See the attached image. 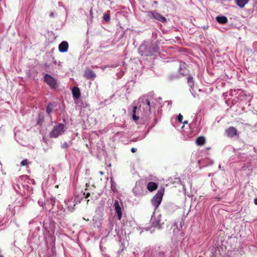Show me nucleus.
Masks as SVG:
<instances>
[{"instance_id":"15","label":"nucleus","mask_w":257,"mask_h":257,"mask_svg":"<svg viewBox=\"0 0 257 257\" xmlns=\"http://www.w3.org/2000/svg\"><path fill=\"white\" fill-rule=\"evenodd\" d=\"M73 96L75 98H79L80 96V92L78 87H74L72 90Z\"/></svg>"},{"instance_id":"25","label":"nucleus","mask_w":257,"mask_h":257,"mask_svg":"<svg viewBox=\"0 0 257 257\" xmlns=\"http://www.w3.org/2000/svg\"><path fill=\"white\" fill-rule=\"evenodd\" d=\"M136 151H137V149L134 148H132L131 149V152H132V153H136Z\"/></svg>"},{"instance_id":"16","label":"nucleus","mask_w":257,"mask_h":257,"mask_svg":"<svg viewBox=\"0 0 257 257\" xmlns=\"http://www.w3.org/2000/svg\"><path fill=\"white\" fill-rule=\"evenodd\" d=\"M249 0H236L237 5L240 8H243Z\"/></svg>"},{"instance_id":"26","label":"nucleus","mask_w":257,"mask_h":257,"mask_svg":"<svg viewBox=\"0 0 257 257\" xmlns=\"http://www.w3.org/2000/svg\"><path fill=\"white\" fill-rule=\"evenodd\" d=\"M90 194L89 193H87L85 195V198H87L90 196Z\"/></svg>"},{"instance_id":"21","label":"nucleus","mask_w":257,"mask_h":257,"mask_svg":"<svg viewBox=\"0 0 257 257\" xmlns=\"http://www.w3.org/2000/svg\"><path fill=\"white\" fill-rule=\"evenodd\" d=\"M103 18V20L106 22H108L110 20V16L107 14H104Z\"/></svg>"},{"instance_id":"8","label":"nucleus","mask_w":257,"mask_h":257,"mask_svg":"<svg viewBox=\"0 0 257 257\" xmlns=\"http://www.w3.org/2000/svg\"><path fill=\"white\" fill-rule=\"evenodd\" d=\"M172 107V103L169 101H165L158 111H170Z\"/></svg>"},{"instance_id":"9","label":"nucleus","mask_w":257,"mask_h":257,"mask_svg":"<svg viewBox=\"0 0 257 257\" xmlns=\"http://www.w3.org/2000/svg\"><path fill=\"white\" fill-rule=\"evenodd\" d=\"M68 48V43L66 41H63L59 45V51L60 52H66Z\"/></svg>"},{"instance_id":"22","label":"nucleus","mask_w":257,"mask_h":257,"mask_svg":"<svg viewBox=\"0 0 257 257\" xmlns=\"http://www.w3.org/2000/svg\"><path fill=\"white\" fill-rule=\"evenodd\" d=\"M29 164V162L27 159L23 160L21 163V165L22 166H27Z\"/></svg>"},{"instance_id":"17","label":"nucleus","mask_w":257,"mask_h":257,"mask_svg":"<svg viewBox=\"0 0 257 257\" xmlns=\"http://www.w3.org/2000/svg\"><path fill=\"white\" fill-rule=\"evenodd\" d=\"M44 119L45 116L43 115V113H39L37 120V124L40 126H42L43 122L44 121Z\"/></svg>"},{"instance_id":"11","label":"nucleus","mask_w":257,"mask_h":257,"mask_svg":"<svg viewBox=\"0 0 257 257\" xmlns=\"http://www.w3.org/2000/svg\"><path fill=\"white\" fill-rule=\"evenodd\" d=\"M206 142L205 138L204 136H199L196 139L195 143L199 146H202L205 144Z\"/></svg>"},{"instance_id":"3","label":"nucleus","mask_w":257,"mask_h":257,"mask_svg":"<svg viewBox=\"0 0 257 257\" xmlns=\"http://www.w3.org/2000/svg\"><path fill=\"white\" fill-rule=\"evenodd\" d=\"M165 192L164 188L159 189L152 200V203L155 208L158 207L161 203Z\"/></svg>"},{"instance_id":"29","label":"nucleus","mask_w":257,"mask_h":257,"mask_svg":"<svg viewBox=\"0 0 257 257\" xmlns=\"http://www.w3.org/2000/svg\"><path fill=\"white\" fill-rule=\"evenodd\" d=\"M54 16V13H51L50 14V16L52 17V16Z\"/></svg>"},{"instance_id":"24","label":"nucleus","mask_w":257,"mask_h":257,"mask_svg":"<svg viewBox=\"0 0 257 257\" xmlns=\"http://www.w3.org/2000/svg\"><path fill=\"white\" fill-rule=\"evenodd\" d=\"M139 117L137 116L136 113H133V119L136 121L137 120H138L139 119Z\"/></svg>"},{"instance_id":"1","label":"nucleus","mask_w":257,"mask_h":257,"mask_svg":"<svg viewBox=\"0 0 257 257\" xmlns=\"http://www.w3.org/2000/svg\"><path fill=\"white\" fill-rule=\"evenodd\" d=\"M133 112H155L159 111L160 103L155 99H149L146 96H142L132 104Z\"/></svg>"},{"instance_id":"6","label":"nucleus","mask_w":257,"mask_h":257,"mask_svg":"<svg viewBox=\"0 0 257 257\" xmlns=\"http://www.w3.org/2000/svg\"><path fill=\"white\" fill-rule=\"evenodd\" d=\"M113 205L115 211L117 213L118 219L120 220L122 216L121 207L120 206L117 200H115Z\"/></svg>"},{"instance_id":"19","label":"nucleus","mask_w":257,"mask_h":257,"mask_svg":"<svg viewBox=\"0 0 257 257\" xmlns=\"http://www.w3.org/2000/svg\"><path fill=\"white\" fill-rule=\"evenodd\" d=\"M177 120L179 122L181 123H183L184 124H187L188 123V121L185 120L184 121H182L183 120V116L181 114V113H179V115L177 117Z\"/></svg>"},{"instance_id":"14","label":"nucleus","mask_w":257,"mask_h":257,"mask_svg":"<svg viewBox=\"0 0 257 257\" xmlns=\"http://www.w3.org/2000/svg\"><path fill=\"white\" fill-rule=\"evenodd\" d=\"M157 188V184L153 182H149L147 185V189L150 192H152L156 190Z\"/></svg>"},{"instance_id":"4","label":"nucleus","mask_w":257,"mask_h":257,"mask_svg":"<svg viewBox=\"0 0 257 257\" xmlns=\"http://www.w3.org/2000/svg\"><path fill=\"white\" fill-rule=\"evenodd\" d=\"M44 81L52 88H55L57 86L56 80L51 75L46 74L44 76Z\"/></svg>"},{"instance_id":"2","label":"nucleus","mask_w":257,"mask_h":257,"mask_svg":"<svg viewBox=\"0 0 257 257\" xmlns=\"http://www.w3.org/2000/svg\"><path fill=\"white\" fill-rule=\"evenodd\" d=\"M67 130L66 126L62 123H59L53 127L49 134V137L52 138H57L65 133Z\"/></svg>"},{"instance_id":"12","label":"nucleus","mask_w":257,"mask_h":257,"mask_svg":"<svg viewBox=\"0 0 257 257\" xmlns=\"http://www.w3.org/2000/svg\"><path fill=\"white\" fill-rule=\"evenodd\" d=\"M216 21L220 24H225L228 22V19L225 16H217Z\"/></svg>"},{"instance_id":"7","label":"nucleus","mask_w":257,"mask_h":257,"mask_svg":"<svg viewBox=\"0 0 257 257\" xmlns=\"http://www.w3.org/2000/svg\"><path fill=\"white\" fill-rule=\"evenodd\" d=\"M84 76L87 79H92L94 80L96 77V74L91 70H87L84 72Z\"/></svg>"},{"instance_id":"18","label":"nucleus","mask_w":257,"mask_h":257,"mask_svg":"<svg viewBox=\"0 0 257 257\" xmlns=\"http://www.w3.org/2000/svg\"><path fill=\"white\" fill-rule=\"evenodd\" d=\"M187 83L190 87H192L194 86V80L192 76H189L187 79Z\"/></svg>"},{"instance_id":"27","label":"nucleus","mask_w":257,"mask_h":257,"mask_svg":"<svg viewBox=\"0 0 257 257\" xmlns=\"http://www.w3.org/2000/svg\"><path fill=\"white\" fill-rule=\"evenodd\" d=\"M254 203L255 204V205H257V198H255L254 199Z\"/></svg>"},{"instance_id":"28","label":"nucleus","mask_w":257,"mask_h":257,"mask_svg":"<svg viewBox=\"0 0 257 257\" xmlns=\"http://www.w3.org/2000/svg\"><path fill=\"white\" fill-rule=\"evenodd\" d=\"M99 174H100L101 175H104V173H103V172H102V171H100V172H99Z\"/></svg>"},{"instance_id":"10","label":"nucleus","mask_w":257,"mask_h":257,"mask_svg":"<svg viewBox=\"0 0 257 257\" xmlns=\"http://www.w3.org/2000/svg\"><path fill=\"white\" fill-rule=\"evenodd\" d=\"M152 14L154 18L156 20L162 22H166V19L159 13L154 12H152Z\"/></svg>"},{"instance_id":"5","label":"nucleus","mask_w":257,"mask_h":257,"mask_svg":"<svg viewBox=\"0 0 257 257\" xmlns=\"http://www.w3.org/2000/svg\"><path fill=\"white\" fill-rule=\"evenodd\" d=\"M226 136L229 138H233L238 135L237 130L233 126H230L225 130Z\"/></svg>"},{"instance_id":"13","label":"nucleus","mask_w":257,"mask_h":257,"mask_svg":"<svg viewBox=\"0 0 257 257\" xmlns=\"http://www.w3.org/2000/svg\"><path fill=\"white\" fill-rule=\"evenodd\" d=\"M179 73L184 76L188 74V70L186 69V64L185 63H182L180 65Z\"/></svg>"},{"instance_id":"23","label":"nucleus","mask_w":257,"mask_h":257,"mask_svg":"<svg viewBox=\"0 0 257 257\" xmlns=\"http://www.w3.org/2000/svg\"><path fill=\"white\" fill-rule=\"evenodd\" d=\"M68 144L66 142H64L62 145H61V147L63 149H66L68 147Z\"/></svg>"},{"instance_id":"30","label":"nucleus","mask_w":257,"mask_h":257,"mask_svg":"<svg viewBox=\"0 0 257 257\" xmlns=\"http://www.w3.org/2000/svg\"><path fill=\"white\" fill-rule=\"evenodd\" d=\"M49 114H50V113H48V115H47L48 117H49V116H49Z\"/></svg>"},{"instance_id":"20","label":"nucleus","mask_w":257,"mask_h":257,"mask_svg":"<svg viewBox=\"0 0 257 257\" xmlns=\"http://www.w3.org/2000/svg\"><path fill=\"white\" fill-rule=\"evenodd\" d=\"M47 112H51L53 111V105L52 104H49L47 107Z\"/></svg>"}]
</instances>
